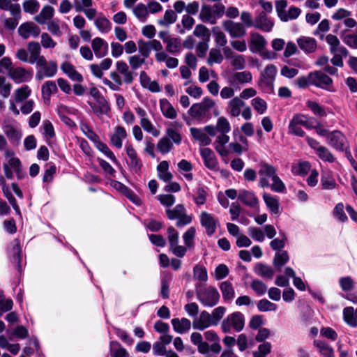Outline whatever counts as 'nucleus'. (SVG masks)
Instances as JSON below:
<instances>
[{
  "label": "nucleus",
  "instance_id": "nucleus-47",
  "mask_svg": "<svg viewBox=\"0 0 357 357\" xmlns=\"http://www.w3.org/2000/svg\"><path fill=\"white\" fill-rule=\"evenodd\" d=\"M239 140L242 142L243 145H241L236 142H232L229 144V147L236 153L241 155L243 151H246L248 149V144L247 139L243 136H240Z\"/></svg>",
  "mask_w": 357,
  "mask_h": 357
},
{
  "label": "nucleus",
  "instance_id": "nucleus-52",
  "mask_svg": "<svg viewBox=\"0 0 357 357\" xmlns=\"http://www.w3.org/2000/svg\"><path fill=\"white\" fill-rule=\"evenodd\" d=\"M173 144L168 137H162L157 144V149L162 154H166L171 151Z\"/></svg>",
  "mask_w": 357,
  "mask_h": 357
},
{
  "label": "nucleus",
  "instance_id": "nucleus-34",
  "mask_svg": "<svg viewBox=\"0 0 357 357\" xmlns=\"http://www.w3.org/2000/svg\"><path fill=\"white\" fill-rule=\"evenodd\" d=\"M132 10L135 17L141 22L144 23L149 17V10L146 5L143 3H139L135 6H132Z\"/></svg>",
  "mask_w": 357,
  "mask_h": 357
},
{
  "label": "nucleus",
  "instance_id": "nucleus-23",
  "mask_svg": "<svg viewBox=\"0 0 357 357\" xmlns=\"http://www.w3.org/2000/svg\"><path fill=\"white\" fill-rule=\"evenodd\" d=\"M254 26L264 31H270L273 26V22L269 20L265 12H261L255 19Z\"/></svg>",
  "mask_w": 357,
  "mask_h": 357
},
{
  "label": "nucleus",
  "instance_id": "nucleus-7",
  "mask_svg": "<svg viewBox=\"0 0 357 357\" xmlns=\"http://www.w3.org/2000/svg\"><path fill=\"white\" fill-rule=\"evenodd\" d=\"M8 77L16 84L29 82L33 77V72L21 66L13 67Z\"/></svg>",
  "mask_w": 357,
  "mask_h": 357
},
{
  "label": "nucleus",
  "instance_id": "nucleus-40",
  "mask_svg": "<svg viewBox=\"0 0 357 357\" xmlns=\"http://www.w3.org/2000/svg\"><path fill=\"white\" fill-rule=\"evenodd\" d=\"M255 272L257 275L266 279H272L274 275L273 269L262 263H258L255 265Z\"/></svg>",
  "mask_w": 357,
  "mask_h": 357
},
{
  "label": "nucleus",
  "instance_id": "nucleus-1",
  "mask_svg": "<svg viewBox=\"0 0 357 357\" xmlns=\"http://www.w3.org/2000/svg\"><path fill=\"white\" fill-rule=\"evenodd\" d=\"M277 75V68L273 64L267 65L261 71L258 82L259 88L265 93H271L274 91V82Z\"/></svg>",
  "mask_w": 357,
  "mask_h": 357
},
{
  "label": "nucleus",
  "instance_id": "nucleus-5",
  "mask_svg": "<svg viewBox=\"0 0 357 357\" xmlns=\"http://www.w3.org/2000/svg\"><path fill=\"white\" fill-rule=\"evenodd\" d=\"M166 214L169 220H177L176 227H182L192 222V217L187 213L183 204H178L172 209H167Z\"/></svg>",
  "mask_w": 357,
  "mask_h": 357
},
{
  "label": "nucleus",
  "instance_id": "nucleus-18",
  "mask_svg": "<svg viewBox=\"0 0 357 357\" xmlns=\"http://www.w3.org/2000/svg\"><path fill=\"white\" fill-rule=\"evenodd\" d=\"M267 44L266 39L258 33L250 35V49L252 52H263Z\"/></svg>",
  "mask_w": 357,
  "mask_h": 357
},
{
  "label": "nucleus",
  "instance_id": "nucleus-27",
  "mask_svg": "<svg viewBox=\"0 0 357 357\" xmlns=\"http://www.w3.org/2000/svg\"><path fill=\"white\" fill-rule=\"evenodd\" d=\"M45 63L40 64L38 63L36 66L37 69L41 70L46 75L47 77H54L58 70L57 64L54 61H47L45 57H44Z\"/></svg>",
  "mask_w": 357,
  "mask_h": 357
},
{
  "label": "nucleus",
  "instance_id": "nucleus-37",
  "mask_svg": "<svg viewBox=\"0 0 357 357\" xmlns=\"http://www.w3.org/2000/svg\"><path fill=\"white\" fill-rule=\"evenodd\" d=\"M222 298L225 301H232L235 297V291L232 284L229 281L222 282L220 284Z\"/></svg>",
  "mask_w": 357,
  "mask_h": 357
},
{
  "label": "nucleus",
  "instance_id": "nucleus-3",
  "mask_svg": "<svg viewBox=\"0 0 357 357\" xmlns=\"http://www.w3.org/2000/svg\"><path fill=\"white\" fill-rule=\"evenodd\" d=\"M213 100L208 97L204 98L201 102L193 104L188 110L189 115L197 120L202 121L208 116L210 110L215 106Z\"/></svg>",
  "mask_w": 357,
  "mask_h": 357
},
{
  "label": "nucleus",
  "instance_id": "nucleus-35",
  "mask_svg": "<svg viewBox=\"0 0 357 357\" xmlns=\"http://www.w3.org/2000/svg\"><path fill=\"white\" fill-rule=\"evenodd\" d=\"M158 177L165 181L169 182L172 178V174L169 172V162L166 160H163L159 163L157 167Z\"/></svg>",
  "mask_w": 357,
  "mask_h": 357
},
{
  "label": "nucleus",
  "instance_id": "nucleus-2",
  "mask_svg": "<svg viewBox=\"0 0 357 357\" xmlns=\"http://www.w3.org/2000/svg\"><path fill=\"white\" fill-rule=\"evenodd\" d=\"M196 294L199 302L206 307L215 306L220 299L219 292L212 286L202 288L196 285Z\"/></svg>",
  "mask_w": 357,
  "mask_h": 357
},
{
  "label": "nucleus",
  "instance_id": "nucleus-26",
  "mask_svg": "<svg viewBox=\"0 0 357 357\" xmlns=\"http://www.w3.org/2000/svg\"><path fill=\"white\" fill-rule=\"evenodd\" d=\"M139 80L142 87L148 89L150 91L157 93L160 91L159 84L156 81H151L144 71H141Z\"/></svg>",
  "mask_w": 357,
  "mask_h": 357
},
{
  "label": "nucleus",
  "instance_id": "nucleus-11",
  "mask_svg": "<svg viewBox=\"0 0 357 357\" xmlns=\"http://www.w3.org/2000/svg\"><path fill=\"white\" fill-rule=\"evenodd\" d=\"M252 76L250 71L235 72L227 77V83L230 86H236L238 84H245L252 82Z\"/></svg>",
  "mask_w": 357,
  "mask_h": 357
},
{
  "label": "nucleus",
  "instance_id": "nucleus-29",
  "mask_svg": "<svg viewBox=\"0 0 357 357\" xmlns=\"http://www.w3.org/2000/svg\"><path fill=\"white\" fill-rule=\"evenodd\" d=\"M126 137L127 132L125 128L122 126H117L115 128L114 132L110 137L111 143L117 149H121L122 147V141Z\"/></svg>",
  "mask_w": 357,
  "mask_h": 357
},
{
  "label": "nucleus",
  "instance_id": "nucleus-53",
  "mask_svg": "<svg viewBox=\"0 0 357 357\" xmlns=\"http://www.w3.org/2000/svg\"><path fill=\"white\" fill-rule=\"evenodd\" d=\"M223 61V56L220 50L217 48L211 49L207 59L208 65L212 66L213 63H221Z\"/></svg>",
  "mask_w": 357,
  "mask_h": 357
},
{
  "label": "nucleus",
  "instance_id": "nucleus-15",
  "mask_svg": "<svg viewBox=\"0 0 357 357\" xmlns=\"http://www.w3.org/2000/svg\"><path fill=\"white\" fill-rule=\"evenodd\" d=\"M40 33V28L33 22H25L22 24L18 28L19 35L24 40L33 36L36 38Z\"/></svg>",
  "mask_w": 357,
  "mask_h": 357
},
{
  "label": "nucleus",
  "instance_id": "nucleus-28",
  "mask_svg": "<svg viewBox=\"0 0 357 357\" xmlns=\"http://www.w3.org/2000/svg\"><path fill=\"white\" fill-rule=\"evenodd\" d=\"M160 107L162 114L167 119H174L177 116V112L170 102L165 99L160 100Z\"/></svg>",
  "mask_w": 357,
  "mask_h": 357
},
{
  "label": "nucleus",
  "instance_id": "nucleus-50",
  "mask_svg": "<svg viewBox=\"0 0 357 357\" xmlns=\"http://www.w3.org/2000/svg\"><path fill=\"white\" fill-rule=\"evenodd\" d=\"M177 19L175 12L172 10H167L164 14L163 18L159 20L158 23L161 26H168L174 24Z\"/></svg>",
  "mask_w": 357,
  "mask_h": 357
},
{
  "label": "nucleus",
  "instance_id": "nucleus-21",
  "mask_svg": "<svg viewBox=\"0 0 357 357\" xmlns=\"http://www.w3.org/2000/svg\"><path fill=\"white\" fill-rule=\"evenodd\" d=\"M297 43L301 50L305 53L315 52L317 43L314 38L307 36H301L297 39Z\"/></svg>",
  "mask_w": 357,
  "mask_h": 357
},
{
  "label": "nucleus",
  "instance_id": "nucleus-63",
  "mask_svg": "<svg viewBox=\"0 0 357 357\" xmlns=\"http://www.w3.org/2000/svg\"><path fill=\"white\" fill-rule=\"evenodd\" d=\"M271 181L272 183H269L268 187H270L273 191L276 192H283L285 190L286 186L278 175L275 176L274 178H272Z\"/></svg>",
  "mask_w": 357,
  "mask_h": 357
},
{
  "label": "nucleus",
  "instance_id": "nucleus-14",
  "mask_svg": "<svg viewBox=\"0 0 357 357\" xmlns=\"http://www.w3.org/2000/svg\"><path fill=\"white\" fill-rule=\"evenodd\" d=\"M327 143L337 151H343L347 139L344 135L338 130H335L327 135Z\"/></svg>",
  "mask_w": 357,
  "mask_h": 357
},
{
  "label": "nucleus",
  "instance_id": "nucleus-41",
  "mask_svg": "<svg viewBox=\"0 0 357 357\" xmlns=\"http://www.w3.org/2000/svg\"><path fill=\"white\" fill-rule=\"evenodd\" d=\"M301 123L302 120L300 119L299 115H295L289 125V132L299 137H303L305 132L301 128Z\"/></svg>",
  "mask_w": 357,
  "mask_h": 357
},
{
  "label": "nucleus",
  "instance_id": "nucleus-24",
  "mask_svg": "<svg viewBox=\"0 0 357 357\" xmlns=\"http://www.w3.org/2000/svg\"><path fill=\"white\" fill-rule=\"evenodd\" d=\"M117 73L123 75V82L130 84L134 79V73L129 70V67L125 61H118L116 63Z\"/></svg>",
  "mask_w": 357,
  "mask_h": 357
},
{
  "label": "nucleus",
  "instance_id": "nucleus-55",
  "mask_svg": "<svg viewBox=\"0 0 357 357\" xmlns=\"http://www.w3.org/2000/svg\"><path fill=\"white\" fill-rule=\"evenodd\" d=\"M257 306L260 312H274L277 310V305L266 298L259 301Z\"/></svg>",
  "mask_w": 357,
  "mask_h": 357
},
{
  "label": "nucleus",
  "instance_id": "nucleus-36",
  "mask_svg": "<svg viewBox=\"0 0 357 357\" xmlns=\"http://www.w3.org/2000/svg\"><path fill=\"white\" fill-rule=\"evenodd\" d=\"M57 91V86L54 82L47 81L42 86V96L45 104H49L50 96Z\"/></svg>",
  "mask_w": 357,
  "mask_h": 357
},
{
  "label": "nucleus",
  "instance_id": "nucleus-59",
  "mask_svg": "<svg viewBox=\"0 0 357 357\" xmlns=\"http://www.w3.org/2000/svg\"><path fill=\"white\" fill-rule=\"evenodd\" d=\"M250 287L258 296L265 294L267 291V286L259 280H253L250 284Z\"/></svg>",
  "mask_w": 357,
  "mask_h": 357
},
{
  "label": "nucleus",
  "instance_id": "nucleus-56",
  "mask_svg": "<svg viewBox=\"0 0 357 357\" xmlns=\"http://www.w3.org/2000/svg\"><path fill=\"white\" fill-rule=\"evenodd\" d=\"M96 148L103 153L107 157H108L112 162L114 163H118V160H116L113 152L108 148V146L100 142L99 139L95 142Z\"/></svg>",
  "mask_w": 357,
  "mask_h": 357
},
{
  "label": "nucleus",
  "instance_id": "nucleus-45",
  "mask_svg": "<svg viewBox=\"0 0 357 357\" xmlns=\"http://www.w3.org/2000/svg\"><path fill=\"white\" fill-rule=\"evenodd\" d=\"M212 33L217 46L224 47L227 43V39L223 31L218 26L212 28Z\"/></svg>",
  "mask_w": 357,
  "mask_h": 357
},
{
  "label": "nucleus",
  "instance_id": "nucleus-16",
  "mask_svg": "<svg viewBox=\"0 0 357 357\" xmlns=\"http://www.w3.org/2000/svg\"><path fill=\"white\" fill-rule=\"evenodd\" d=\"M91 48L95 56L100 59L108 54L109 45L102 38L96 37L91 40Z\"/></svg>",
  "mask_w": 357,
  "mask_h": 357
},
{
  "label": "nucleus",
  "instance_id": "nucleus-64",
  "mask_svg": "<svg viewBox=\"0 0 357 357\" xmlns=\"http://www.w3.org/2000/svg\"><path fill=\"white\" fill-rule=\"evenodd\" d=\"M271 344L269 342H264L260 344L258 350L253 353L254 357H265L271 352Z\"/></svg>",
  "mask_w": 357,
  "mask_h": 357
},
{
  "label": "nucleus",
  "instance_id": "nucleus-25",
  "mask_svg": "<svg viewBox=\"0 0 357 357\" xmlns=\"http://www.w3.org/2000/svg\"><path fill=\"white\" fill-rule=\"evenodd\" d=\"M325 39L330 46L331 52H339L344 54H348L347 50L344 46L341 45L340 41L336 36L328 34Z\"/></svg>",
  "mask_w": 357,
  "mask_h": 357
},
{
  "label": "nucleus",
  "instance_id": "nucleus-6",
  "mask_svg": "<svg viewBox=\"0 0 357 357\" xmlns=\"http://www.w3.org/2000/svg\"><path fill=\"white\" fill-rule=\"evenodd\" d=\"M201 225L208 236H212L219 227L218 218L206 211H202L199 215Z\"/></svg>",
  "mask_w": 357,
  "mask_h": 357
},
{
  "label": "nucleus",
  "instance_id": "nucleus-19",
  "mask_svg": "<svg viewBox=\"0 0 357 357\" xmlns=\"http://www.w3.org/2000/svg\"><path fill=\"white\" fill-rule=\"evenodd\" d=\"M238 199L245 205L255 208L259 205V200L254 192L246 190H241L238 195Z\"/></svg>",
  "mask_w": 357,
  "mask_h": 357
},
{
  "label": "nucleus",
  "instance_id": "nucleus-42",
  "mask_svg": "<svg viewBox=\"0 0 357 357\" xmlns=\"http://www.w3.org/2000/svg\"><path fill=\"white\" fill-rule=\"evenodd\" d=\"M54 13V8L51 6L46 5L42 8L39 15L34 17V20L40 24H44L47 20L53 17Z\"/></svg>",
  "mask_w": 357,
  "mask_h": 357
},
{
  "label": "nucleus",
  "instance_id": "nucleus-20",
  "mask_svg": "<svg viewBox=\"0 0 357 357\" xmlns=\"http://www.w3.org/2000/svg\"><path fill=\"white\" fill-rule=\"evenodd\" d=\"M244 106H245V102L241 98L236 96L228 102L227 110L231 116L236 117L241 114Z\"/></svg>",
  "mask_w": 357,
  "mask_h": 357
},
{
  "label": "nucleus",
  "instance_id": "nucleus-54",
  "mask_svg": "<svg viewBox=\"0 0 357 357\" xmlns=\"http://www.w3.org/2000/svg\"><path fill=\"white\" fill-rule=\"evenodd\" d=\"M166 50L172 54L178 53L181 50V40L176 38H171L166 43Z\"/></svg>",
  "mask_w": 357,
  "mask_h": 357
},
{
  "label": "nucleus",
  "instance_id": "nucleus-13",
  "mask_svg": "<svg viewBox=\"0 0 357 357\" xmlns=\"http://www.w3.org/2000/svg\"><path fill=\"white\" fill-rule=\"evenodd\" d=\"M27 49L29 54V63L37 64L39 63L42 64L45 63L44 56L41 55V47L38 42L31 41L27 44Z\"/></svg>",
  "mask_w": 357,
  "mask_h": 357
},
{
  "label": "nucleus",
  "instance_id": "nucleus-58",
  "mask_svg": "<svg viewBox=\"0 0 357 357\" xmlns=\"http://www.w3.org/2000/svg\"><path fill=\"white\" fill-rule=\"evenodd\" d=\"M248 232L250 236L259 242H262L265 239V235L261 229L256 227H250L248 229Z\"/></svg>",
  "mask_w": 357,
  "mask_h": 357
},
{
  "label": "nucleus",
  "instance_id": "nucleus-4",
  "mask_svg": "<svg viewBox=\"0 0 357 357\" xmlns=\"http://www.w3.org/2000/svg\"><path fill=\"white\" fill-rule=\"evenodd\" d=\"M245 326L244 315L240 312H235L228 315L222 322L221 328L225 333L231 329L236 332L241 331Z\"/></svg>",
  "mask_w": 357,
  "mask_h": 357
},
{
  "label": "nucleus",
  "instance_id": "nucleus-44",
  "mask_svg": "<svg viewBox=\"0 0 357 357\" xmlns=\"http://www.w3.org/2000/svg\"><path fill=\"white\" fill-rule=\"evenodd\" d=\"M289 255L287 251H278L275 253L273 264L275 268L280 270L289 261Z\"/></svg>",
  "mask_w": 357,
  "mask_h": 357
},
{
  "label": "nucleus",
  "instance_id": "nucleus-43",
  "mask_svg": "<svg viewBox=\"0 0 357 357\" xmlns=\"http://www.w3.org/2000/svg\"><path fill=\"white\" fill-rule=\"evenodd\" d=\"M193 276L195 279L199 281L196 285H198L199 287H202V284L205 283L208 280L206 268L201 265H196L193 268Z\"/></svg>",
  "mask_w": 357,
  "mask_h": 357
},
{
  "label": "nucleus",
  "instance_id": "nucleus-17",
  "mask_svg": "<svg viewBox=\"0 0 357 357\" xmlns=\"http://www.w3.org/2000/svg\"><path fill=\"white\" fill-rule=\"evenodd\" d=\"M213 325V319L206 311H202L198 318L194 319L192 326L195 329L203 331L205 328Z\"/></svg>",
  "mask_w": 357,
  "mask_h": 357
},
{
  "label": "nucleus",
  "instance_id": "nucleus-62",
  "mask_svg": "<svg viewBox=\"0 0 357 357\" xmlns=\"http://www.w3.org/2000/svg\"><path fill=\"white\" fill-rule=\"evenodd\" d=\"M167 135L169 139H171L176 144L178 145L181 142V136L179 130L174 127H169L166 130Z\"/></svg>",
  "mask_w": 357,
  "mask_h": 357
},
{
  "label": "nucleus",
  "instance_id": "nucleus-60",
  "mask_svg": "<svg viewBox=\"0 0 357 357\" xmlns=\"http://www.w3.org/2000/svg\"><path fill=\"white\" fill-rule=\"evenodd\" d=\"M146 59L144 56L141 57L139 55L131 56L128 58L129 65L132 70H135L146 63Z\"/></svg>",
  "mask_w": 357,
  "mask_h": 357
},
{
  "label": "nucleus",
  "instance_id": "nucleus-46",
  "mask_svg": "<svg viewBox=\"0 0 357 357\" xmlns=\"http://www.w3.org/2000/svg\"><path fill=\"white\" fill-rule=\"evenodd\" d=\"M94 24L101 33H105L111 30V22L104 16L96 18Z\"/></svg>",
  "mask_w": 357,
  "mask_h": 357
},
{
  "label": "nucleus",
  "instance_id": "nucleus-32",
  "mask_svg": "<svg viewBox=\"0 0 357 357\" xmlns=\"http://www.w3.org/2000/svg\"><path fill=\"white\" fill-rule=\"evenodd\" d=\"M172 324L174 330L180 334L188 331L191 326L190 321L186 318H182L181 319L178 318H174L172 319Z\"/></svg>",
  "mask_w": 357,
  "mask_h": 357
},
{
  "label": "nucleus",
  "instance_id": "nucleus-10",
  "mask_svg": "<svg viewBox=\"0 0 357 357\" xmlns=\"http://www.w3.org/2000/svg\"><path fill=\"white\" fill-rule=\"evenodd\" d=\"M259 174L260 176L259 185L261 188H267L269 186L268 178L272 179L277 176L276 169L271 165L261 162L260 164Z\"/></svg>",
  "mask_w": 357,
  "mask_h": 357
},
{
  "label": "nucleus",
  "instance_id": "nucleus-61",
  "mask_svg": "<svg viewBox=\"0 0 357 357\" xmlns=\"http://www.w3.org/2000/svg\"><path fill=\"white\" fill-rule=\"evenodd\" d=\"M195 228L191 227L183 234V238L186 247L191 248L194 245L193 239L195 236Z\"/></svg>",
  "mask_w": 357,
  "mask_h": 357
},
{
  "label": "nucleus",
  "instance_id": "nucleus-12",
  "mask_svg": "<svg viewBox=\"0 0 357 357\" xmlns=\"http://www.w3.org/2000/svg\"><path fill=\"white\" fill-rule=\"evenodd\" d=\"M222 26L231 38H241L246 34L245 28L241 23L226 20L223 22Z\"/></svg>",
  "mask_w": 357,
  "mask_h": 357
},
{
  "label": "nucleus",
  "instance_id": "nucleus-38",
  "mask_svg": "<svg viewBox=\"0 0 357 357\" xmlns=\"http://www.w3.org/2000/svg\"><path fill=\"white\" fill-rule=\"evenodd\" d=\"M190 131L193 138L198 141L201 145L206 146L211 144V139L204 130L199 128H191Z\"/></svg>",
  "mask_w": 357,
  "mask_h": 357
},
{
  "label": "nucleus",
  "instance_id": "nucleus-51",
  "mask_svg": "<svg viewBox=\"0 0 357 357\" xmlns=\"http://www.w3.org/2000/svg\"><path fill=\"white\" fill-rule=\"evenodd\" d=\"M31 89L29 86L23 85L15 91V100L17 102H22L31 94Z\"/></svg>",
  "mask_w": 357,
  "mask_h": 357
},
{
  "label": "nucleus",
  "instance_id": "nucleus-9",
  "mask_svg": "<svg viewBox=\"0 0 357 357\" xmlns=\"http://www.w3.org/2000/svg\"><path fill=\"white\" fill-rule=\"evenodd\" d=\"M2 130L11 142L17 143L22 137L21 132L14 120H4L2 124Z\"/></svg>",
  "mask_w": 357,
  "mask_h": 357
},
{
  "label": "nucleus",
  "instance_id": "nucleus-48",
  "mask_svg": "<svg viewBox=\"0 0 357 357\" xmlns=\"http://www.w3.org/2000/svg\"><path fill=\"white\" fill-rule=\"evenodd\" d=\"M343 317L345 322L351 326H357L356 320L355 311L353 307H347L343 310Z\"/></svg>",
  "mask_w": 357,
  "mask_h": 357
},
{
  "label": "nucleus",
  "instance_id": "nucleus-8",
  "mask_svg": "<svg viewBox=\"0 0 357 357\" xmlns=\"http://www.w3.org/2000/svg\"><path fill=\"white\" fill-rule=\"evenodd\" d=\"M309 82L310 84L324 89L331 91L332 79L322 71H314L309 74Z\"/></svg>",
  "mask_w": 357,
  "mask_h": 357
},
{
  "label": "nucleus",
  "instance_id": "nucleus-39",
  "mask_svg": "<svg viewBox=\"0 0 357 357\" xmlns=\"http://www.w3.org/2000/svg\"><path fill=\"white\" fill-rule=\"evenodd\" d=\"M313 344L318 349L322 357H334L333 349L326 342L316 340L314 341Z\"/></svg>",
  "mask_w": 357,
  "mask_h": 357
},
{
  "label": "nucleus",
  "instance_id": "nucleus-22",
  "mask_svg": "<svg viewBox=\"0 0 357 357\" xmlns=\"http://www.w3.org/2000/svg\"><path fill=\"white\" fill-rule=\"evenodd\" d=\"M263 199L271 213H280V204L278 197L265 192L263 194Z\"/></svg>",
  "mask_w": 357,
  "mask_h": 357
},
{
  "label": "nucleus",
  "instance_id": "nucleus-57",
  "mask_svg": "<svg viewBox=\"0 0 357 357\" xmlns=\"http://www.w3.org/2000/svg\"><path fill=\"white\" fill-rule=\"evenodd\" d=\"M193 34L199 38H202L203 40H210L209 30L203 24L197 25L193 31Z\"/></svg>",
  "mask_w": 357,
  "mask_h": 357
},
{
  "label": "nucleus",
  "instance_id": "nucleus-30",
  "mask_svg": "<svg viewBox=\"0 0 357 357\" xmlns=\"http://www.w3.org/2000/svg\"><path fill=\"white\" fill-rule=\"evenodd\" d=\"M200 153L204 160L206 167L211 169H215L218 162L212 150L209 148H203L201 149Z\"/></svg>",
  "mask_w": 357,
  "mask_h": 357
},
{
  "label": "nucleus",
  "instance_id": "nucleus-49",
  "mask_svg": "<svg viewBox=\"0 0 357 357\" xmlns=\"http://www.w3.org/2000/svg\"><path fill=\"white\" fill-rule=\"evenodd\" d=\"M251 105L259 114H264L268 107L266 102L260 97L254 98L251 100Z\"/></svg>",
  "mask_w": 357,
  "mask_h": 357
},
{
  "label": "nucleus",
  "instance_id": "nucleus-33",
  "mask_svg": "<svg viewBox=\"0 0 357 357\" xmlns=\"http://www.w3.org/2000/svg\"><path fill=\"white\" fill-rule=\"evenodd\" d=\"M199 19L203 22H209L212 24L216 23V17L211 6L204 4L202 6L199 13Z\"/></svg>",
  "mask_w": 357,
  "mask_h": 357
},
{
  "label": "nucleus",
  "instance_id": "nucleus-31",
  "mask_svg": "<svg viewBox=\"0 0 357 357\" xmlns=\"http://www.w3.org/2000/svg\"><path fill=\"white\" fill-rule=\"evenodd\" d=\"M62 71L73 81L82 82V75L78 73L75 68L69 62H63L61 66Z\"/></svg>",
  "mask_w": 357,
  "mask_h": 357
}]
</instances>
